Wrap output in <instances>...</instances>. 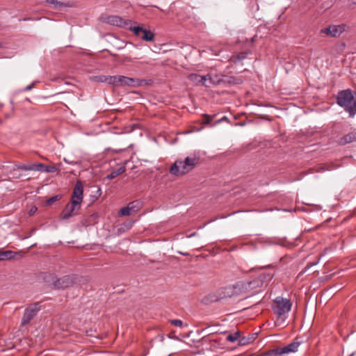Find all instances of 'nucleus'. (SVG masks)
Wrapping results in <instances>:
<instances>
[{"instance_id": "nucleus-1", "label": "nucleus", "mask_w": 356, "mask_h": 356, "mask_svg": "<svg viewBox=\"0 0 356 356\" xmlns=\"http://www.w3.org/2000/svg\"><path fill=\"white\" fill-rule=\"evenodd\" d=\"M274 273H261L257 276L244 281L238 282L233 286L235 293H248L267 284L274 277Z\"/></svg>"}, {"instance_id": "nucleus-2", "label": "nucleus", "mask_w": 356, "mask_h": 356, "mask_svg": "<svg viewBox=\"0 0 356 356\" xmlns=\"http://www.w3.org/2000/svg\"><path fill=\"white\" fill-rule=\"evenodd\" d=\"M200 161V157L196 153L186 156L184 159H177L171 165L170 173L177 177L184 175L193 170Z\"/></svg>"}, {"instance_id": "nucleus-3", "label": "nucleus", "mask_w": 356, "mask_h": 356, "mask_svg": "<svg viewBox=\"0 0 356 356\" xmlns=\"http://www.w3.org/2000/svg\"><path fill=\"white\" fill-rule=\"evenodd\" d=\"M337 104L342 107L349 115L353 118L356 114V92L351 89L339 91L336 96Z\"/></svg>"}, {"instance_id": "nucleus-4", "label": "nucleus", "mask_w": 356, "mask_h": 356, "mask_svg": "<svg viewBox=\"0 0 356 356\" xmlns=\"http://www.w3.org/2000/svg\"><path fill=\"white\" fill-rule=\"evenodd\" d=\"M301 342L296 338L295 340L283 347H277L266 352L263 356H285L290 353H296Z\"/></svg>"}, {"instance_id": "nucleus-5", "label": "nucleus", "mask_w": 356, "mask_h": 356, "mask_svg": "<svg viewBox=\"0 0 356 356\" xmlns=\"http://www.w3.org/2000/svg\"><path fill=\"white\" fill-rule=\"evenodd\" d=\"M292 307V302L290 299L278 296L273 300L272 309L275 315L281 317L289 313Z\"/></svg>"}, {"instance_id": "nucleus-6", "label": "nucleus", "mask_w": 356, "mask_h": 356, "mask_svg": "<svg viewBox=\"0 0 356 356\" xmlns=\"http://www.w3.org/2000/svg\"><path fill=\"white\" fill-rule=\"evenodd\" d=\"M232 295V287L222 288L216 292L210 293L204 297L202 302L204 304L216 302L227 297H231Z\"/></svg>"}, {"instance_id": "nucleus-7", "label": "nucleus", "mask_w": 356, "mask_h": 356, "mask_svg": "<svg viewBox=\"0 0 356 356\" xmlns=\"http://www.w3.org/2000/svg\"><path fill=\"white\" fill-rule=\"evenodd\" d=\"M49 278H51L54 288L58 289L67 288L72 286L74 282V277L71 275H65L62 277L57 278L51 274H48L44 277V280L47 282L50 281Z\"/></svg>"}, {"instance_id": "nucleus-8", "label": "nucleus", "mask_w": 356, "mask_h": 356, "mask_svg": "<svg viewBox=\"0 0 356 356\" xmlns=\"http://www.w3.org/2000/svg\"><path fill=\"white\" fill-rule=\"evenodd\" d=\"M99 20L104 23L116 26L121 28L128 29L131 24V21L126 20L122 17H120L117 15H102L99 17Z\"/></svg>"}, {"instance_id": "nucleus-9", "label": "nucleus", "mask_w": 356, "mask_h": 356, "mask_svg": "<svg viewBox=\"0 0 356 356\" xmlns=\"http://www.w3.org/2000/svg\"><path fill=\"white\" fill-rule=\"evenodd\" d=\"M40 308L41 307L38 302L29 305L24 310V313L22 318L21 326H25L29 324L40 310Z\"/></svg>"}, {"instance_id": "nucleus-10", "label": "nucleus", "mask_w": 356, "mask_h": 356, "mask_svg": "<svg viewBox=\"0 0 356 356\" xmlns=\"http://www.w3.org/2000/svg\"><path fill=\"white\" fill-rule=\"evenodd\" d=\"M129 30L132 31L135 35L140 38L143 40L151 42L154 40V34L151 31L147 30L139 26H130Z\"/></svg>"}, {"instance_id": "nucleus-11", "label": "nucleus", "mask_w": 356, "mask_h": 356, "mask_svg": "<svg viewBox=\"0 0 356 356\" xmlns=\"http://www.w3.org/2000/svg\"><path fill=\"white\" fill-rule=\"evenodd\" d=\"M80 209V204L75 203L74 201H70L65 205V208L60 213V218L62 220H67L75 216Z\"/></svg>"}, {"instance_id": "nucleus-12", "label": "nucleus", "mask_w": 356, "mask_h": 356, "mask_svg": "<svg viewBox=\"0 0 356 356\" xmlns=\"http://www.w3.org/2000/svg\"><path fill=\"white\" fill-rule=\"evenodd\" d=\"M150 80L134 79L124 76H120V86L138 87L143 85H148Z\"/></svg>"}, {"instance_id": "nucleus-13", "label": "nucleus", "mask_w": 356, "mask_h": 356, "mask_svg": "<svg viewBox=\"0 0 356 356\" xmlns=\"http://www.w3.org/2000/svg\"><path fill=\"white\" fill-rule=\"evenodd\" d=\"M83 199V186L81 181H76L74 188L72 191V195L70 201H74L81 205Z\"/></svg>"}, {"instance_id": "nucleus-14", "label": "nucleus", "mask_w": 356, "mask_h": 356, "mask_svg": "<svg viewBox=\"0 0 356 356\" xmlns=\"http://www.w3.org/2000/svg\"><path fill=\"white\" fill-rule=\"evenodd\" d=\"M345 31V25H331L321 30V33L330 35L332 37H339Z\"/></svg>"}, {"instance_id": "nucleus-15", "label": "nucleus", "mask_w": 356, "mask_h": 356, "mask_svg": "<svg viewBox=\"0 0 356 356\" xmlns=\"http://www.w3.org/2000/svg\"><path fill=\"white\" fill-rule=\"evenodd\" d=\"M353 142H356V130H354L340 138L338 140V144L339 145H346Z\"/></svg>"}, {"instance_id": "nucleus-16", "label": "nucleus", "mask_w": 356, "mask_h": 356, "mask_svg": "<svg viewBox=\"0 0 356 356\" xmlns=\"http://www.w3.org/2000/svg\"><path fill=\"white\" fill-rule=\"evenodd\" d=\"M46 3L52 5V8L58 10H63L65 8L70 7L69 3L59 1L58 0H46Z\"/></svg>"}, {"instance_id": "nucleus-17", "label": "nucleus", "mask_w": 356, "mask_h": 356, "mask_svg": "<svg viewBox=\"0 0 356 356\" xmlns=\"http://www.w3.org/2000/svg\"><path fill=\"white\" fill-rule=\"evenodd\" d=\"M257 333H254L250 334L248 337H243L239 339L238 345L239 346H246L253 342L254 340L257 338Z\"/></svg>"}, {"instance_id": "nucleus-18", "label": "nucleus", "mask_w": 356, "mask_h": 356, "mask_svg": "<svg viewBox=\"0 0 356 356\" xmlns=\"http://www.w3.org/2000/svg\"><path fill=\"white\" fill-rule=\"evenodd\" d=\"M17 252L6 250V251H1L0 252V261H3L6 259H11L15 257Z\"/></svg>"}, {"instance_id": "nucleus-19", "label": "nucleus", "mask_w": 356, "mask_h": 356, "mask_svg": "<svg viewBox=\"0 0 356 356\" xmlns=\"http://www.w3.org/2000/svg\"><path fill=\"white\" fill-rule=\"evenodd\" d=\"M126 170V168L124 166H121L117 170L112 171L109 175H107L106 178L108 179H113L115 178L117 176L122 174Z\"/></svg>"}, {"instance_id": "nucleus-20", "label": "nucleus", "mask_w": 356, "mask_h": 356, "mask_svg": "<svg viewBox=\"0 0 356 356\" xmlns=\"http://www.w3.org/2000/svg\"><path fill=\"white\" fill-rule=\"evenodd\" d=\"M120 76H107L106 83L115 86H120Z\"/></svg>"}, {"instance_id": "nucleus-21", "label": "nucleus", "mask_w": 356, "mask_h": 356, "mask_svg": "<svg viewBox=\"0 0 356 356\" xmlns=\"http://www.w3.org/2000/svg\"><path fill=\"white\" fill-rule=\"evenodd\" d=\"M14 170H22L26 171H33V164H18L15 165Z\"/></svg>"}, {"instance_id": "nucleus-22", "label": "nucleus", "mask_w": 356, "mask_h": 356, "mask_svg": "<svg viewBox=\"0 0 356 356\" xmlns=\"http://www.w3.org/2000/svg\"><path fill=\"white\" fill-rule=\"evenodd\" d=\"M240 335H241V332L239 331H236L234 334H228L227 336L226 339L229 341L234 342V341H237L239 339Z\"/></svg>"}, {"instance_id": "nucleus-23", "label": "nucleus", "mask_w": 356, "mask_h": 356, "mask_svg": "<svg viewBox=\"0 0 356 356\" xmlns=\"http://www.w3.org/2000/svg\"><path fill=\"white\" fill-rule=\"evenodd\" d=\"M198 79V83H201L203 86H209L208 81L209 83H211V79L207 78V76H196Z\"/></svg>"}, {"instance_id": "nucleus-24", "label": "nucleus", "mask_w": 356, "mask_h": 356, "mask_svg": "<svg viewBox=\"0 0 356 356\" xmlns=\"http://www.w3.org/2000/svg\"><path fill=\"white\" fill-rule=\"evenodd\" d=\"M44 169H46V165L43 163H38L33 164V171L45 172Z\"/></svg>"}, {"instance_id": "nucleus-25", "label": "nucleus", "mask_w": 356, "mask_h": 356, "mask_svg": "<svg viewBox=\"0 0 356 356\" xmlns=\"http://www.w3.org/2000/svg\"><path fill=\"white\" fill-rule=\"evenodd\" d=\"M131 213V207H129L128 205L122 208L119 211V214L121 216H129Z\"/></svg>"}, {"instance_id": "nucleus-26", "label": "nucleus", "mask_w": 356, "mask_h": 356, "mask_svg": "<svg viewBox=\"0 0 356 356\" xmlns=\"http://www.w3.org/2000/svg\"><path fill=\"white\" fill-rule=\"evenodd\" d=\"M61 198V195H54L50 198H49L47 202H46V204L47 205H51L53 203H54L55 202L60 200Z\"/></svg>"}, {"instance_id": "nucleus-27", "label": "nucleus", "mask_w": 356, "mask_h": 356, "mask_svg": "<svg viewBox=\"0 0 356 356\" xmlns=\"http://www.w3.org/2000/svg\"><path fill=\"white\" fill-rule=\"evenodd\" d=\"M128 207H131V213H134V212L137 211L139 209L138 202H131L129 203Z\"/></svg>"}, {"instance_id": "nucleus-28", "label": "nucleus", "mask_w": 356, "mask_h": 356, "mask_svg": "<svg viewBox=\"0 0 356 356\" xmlns=\"http://www.w3.org/2000/svg\"><path fill=\"white\" fill-rule=\"evenodd\" d=\"M94 81L97 82H101V83H106L107 76L105 75H100V76H95L93 77Z\"/></svg>"}, {"instance_id": "nucleus-29", "label": "nucleus", "mask_w": 356, "mask_h": 356, "mask_svg": "<svg viewBox=\"0 0 356 356\" xmlns=\"http://www.w3.org/2000/svg\"><path fill=\"white\" fill-rule=\"evenodd\" d=\"M213 118L207 114H204L202 115V124H209L211 120H212Z\"/></svg>"}, {"instance_id": "nucleus-30", "label": "nucleus", "mask_w": 356, "mask_h": 356, "mask_svg": "<svg viewBox=\"0 0 356 356\" xmlns=\"http://www.w3.org/2000/svg\"><path fill=\"white\" fill-rule=\"evenodd\" d=\"M248 52H241L237 54L236 58L234 60V62H236L237 60H242L247 58Z\"/></svg>"}, {"instance_id": "nucleus-31", "label": "nucleus", "mask_w": 356, "mask_h": 356, "mask_svg": "<svg viewBox=\"0 0 356 356\" xmlns=\"http://www.w3.org/2000/svg\"><path fill=\"white\" fill-rule=\"evenodd\" d=\"M170 323L172 325L176 326V327H181L183 325V322L179 319H174L171 320Z\"/></svg>"}, {"instance_id": "nucleus-32", "label": "nucleus", "mask_w": 356, "mask_h": 356, "mask_svg": "<svg viewBox=\"0 0 356 356\" xmlns=\"http://www.w3.org/2000/svg\"><path fill=\"white\" fill-rule=\"evenodd\" d=\"M44 170L46 172H54L57 170V168L55 166L46 165Z\"/></svg>"}, {"instance_id": "nucleus-33", "label": "nucleus", "mask_w": 356, "mask_h": 356, "mask_svg": "<svg viewBox=\"0 0 356 356\" xmlns=\"http://www.w3.org/2000/svg\"><path fill=\"white\" fill-rule=\"evenodd\" d=\"M196 76H200V75L196 74H191L189 75V79L191 81H195L198 83V79Z\"/></svg>"}, {"instance_id": "nucleus-34", "label": "nucleus", "mask_w": 356, "mask_h": 356, "mask_svg": "<svg viewBox=\"0 0 356 356\" xmlns=\"http://www.w3.org/2000/svg\"><path fill=\"white\" fill-rule=\"evenodd\" d=\"M37 210L38 209L36 207H31L29 212V215L33 216L37 211Z\"/></svg>"}, {"instance_id": "nucleus-35", "label": "nucleus", "mask_w": 356, "mask_h": 356, "mask_svg": "<svg viewBox=\"0 0 356 356\" xmlns=\"http://www.w3.org/2000/svg\"><path fill=\"white\" fill-rule=\"evenodd\" d=\"M317 263H318V261L313 262V263H308L305 267V269H308V268H311L312 266H315L316 264H317Z\"/></svg>"}, {"instance_id": "nucleus-36", "label": "nucleus", "mask_w": 356, "mask_h": 356, "mask_svg": "<svg viewBox=\"0 0 356 356\" xmlns=\"http://www.w3.org/2000/svg\"><path fill=\"white\" fill-rule=\"evenodd\" d=\"M33 88V85H29L26 86L24 89V91H29Z\"/></svg>"}, {"instance_id": "nucleus-37", "label": "nucleus", "mask_w": 356, "mask_h": 356, "mask_svg": "<svg viewBox=\"0 0 356 356\" xmlns=\"http://www.w3.org/2000/svg\"><path fill=\"white\" fill-rule=\"evenodd\" d=\"M351 1H352L353 4L356 5V0H351Z\"/></svg>"}, {"instance_id": "nucleus-38", "label": "nucleus", "mask_w": 356, "mask_h": 356, "mask_svg": "<svg viewBox=\"0 0 356 356\" xmlns=\"http://www.w3.org/2000/svg\"><path fill=\"white\" fill-rule=\"evenodd\" d=\"M222 120H225V118H221V120H218V122H220V121H222Z\"/></svg>"}, {"instance_id": "nucleus-39", "label": "nucleus", "mask_w": 356, "mask_h": 356, "mask_svg": "<svg viewBox=\"0 0 356 356\" xmlns=\"http://www.w3.org/2000/svg\"><path fill=\"white\" fill-rule=\"evenodd\" d=\"M222 120H225V118H221V120H218V122H220V121H222Z\"/></svg>"}, {"instance_id": "nucleus-40", "label": "nucleus", "mask_w": 356, "mask_h": 356, "mask_svg": "<svg viewBox=\"0 0 356 356\" xmlns=\"http://www.w3.org/2000/svg\"><path fill=\"white\" fill-rule=\"evenodd\" d=\"M180 253H181V254H183V255H188V254H187V253H182V252H180Z\"/></svg>"}, {"instance_id": "nucleus-41", "label": "nucleus", "mask_w": 356, "mask_h": 356, "mask_svg": "<svg viewBox=\"0 0 356 356\" xmlns=\"http://www.w3.org/2000/svg\"><path fill=\"white\" fill-rule=\"evenodd\" d=\"M1 47H2V44H1V43L0 42V48H1Z\"/></svg>"}]
</instances>
